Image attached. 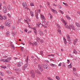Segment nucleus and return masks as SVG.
<instances>
[{
    "label": "nucleus",
    "instance_id": "nucleus-1",
    "mask_svg": "<svg viewBox=\"0 0 80 80\" xmlns=\"http://www.w3.org/2000/svg\"><path fill=\"white\" fill-rule=\"evenodd\" d=\"M30 74H31V76L32 78H34L35 77V72L33 70H31L30 71Z\"/></svg>",
    "mask_w": 80,
    "mask_h": 80
},
{
    "label": "nucleus",
    "instance_id": "nucleus-2",
    "mask_svg": "<svg viewBox=\"0 0 80 80\" xmlns=\"http://www.w3.org/2000/svg\"><path fill=\"white\" fill-rule=\"evenodd\" d=\"M47 23H48V22H46L44 21L43 22H42V25L43 26L44 28H47Z\"/></svg>",
    "mask_w": 80,
    "mask_h": 80
},
{
    "label": "nucleus",
    "instance_id": "nucleus-3",
    "mask_svg": "<svg viewBox=\"0 0 80 80\" xmlns=\"http://www.w3.org/2000/svg\"><path fill=\"white\" fill-rule=\"evenodd\" d=\"M38 69L41 71V72H43V68H42V65L40 64L38 65Z\"/></svg>",
    "mask_w": 80,
    "mask_h": 80
},
{
    "label": "nucleus",
    "instance_id": "nucleus-4",
    "mask_svg": "<svg viewBox=\"0 0 80 80\" xmlns=\"http://www.w3.org/2000/svg\"><path fill=\"white\" fill-rule=\"evenodd\" d=\"M3 12H4V13H5L7 12V7H6V6H4L3 7Z\"/></svg>",
    "mask_w": 80,
    "mask_h": 80
},
{
    "label": "nucleus",
    "instance_id": "nucleus-5",
    "mask_svg": "<svg viewBox=\"0 0 80 80\" xmlns=\"http://www.w3.org/2000/svg\"><path fill=\"white\" fill-rule=\"evenodd\" d=\"M23 65V62H18L17 64V67H20L21 66H22Z\"/></svg>",
    "mask_w": 80,
    "mask_h": 80
},
{
    "label": "nucleus",
    "instance_id": "nucleus-6",
    "mask_svg": "<svg viewBox=\"0 0 80 80\" xmlns=\"http://www.w3.org/2000/svg\"><path fill=\"white\" fill-rule=\"evenodd\" d=\"M38 33L41 36H43V32H42L41 31L39 30L38 31Z\"/></svg>",
    "mask_w": 80,
    "mask_h": 80
},
{
    "label": "nucleus",
    "instance_id": "nucleus-7",
    "mask_svg": "<svg viewBox=\"0 0 80 80\" xmlns=\"http://www.w3.org/2000/svg\"><path fill=\"white\" fill-rule=\"evenodd\" d=\"M22 5L23 7L25 8H26L27 5L25 2H24L22 3Z\"/></svg>",
    "mask_w": 80,
    "mask_h": 80
},
{
    "label": "nucleus",
    "instance_id": "nucleus-8",
    "mask_svg": "<svg viewBox=\"0 0 80 80\" xmlns=\"http://www.w3.org/2000/svg\"><path fill=\"white\" fill-rule=\"evenodd\" d=\"M7 8L8 10H12V8L11 7V6L10 5H8L7 6Z\"/></svg>",
    "mask_w": 80,
    "mask_h": 80
},
{
    "label": "nucleus",
    "instance_id": "nucleus-9",
    "mask_svg": "<svg viewBox=\"0 0 80 80\" xmlns=\"http://www.w3.org/2000/svg\"><path fill=\"white\" fill-rule=\"evenodd\" d=\"M13 42H11L10 43V45L11 46V48H12V49H15V47H14V45H13Z\"/></svg>",
    "mask_w": 80,
    "mask_h": 80
},
{
    "label": "nucleus",
    "instance_id": "nucleus-10",
    "mask_svg": "<svg viewBox=\"0 0 80 80\" xmlns=\"http://www.w3.org/2000/svg\"><path fill=\"white\" fill-rule=\"evenodd\" d=\"M11 58H8L5 59V62H8L10 61V59Z\"/></svg>",
    "mask_w": 80,
    "mask_h": 80
},
{
    "label": "nucleus",
    "instance_id": "nucleus-11",
    "mask_svg": "<svg viewBox=\"0 0 80 80\" xmlns=\"http://www.w3.org/2000/svg\"><path fill=\"white\" fill-rule=\"evenodd\" d=\"M41 17L42 19V20H43V21H45V17H44V16L42 15H41Z\"/></svg>",
    "mask_w": 80,
    "mask_h": 80
},
{
    "label": "nucleus",
    "instance_id": "nucleus-12",
    "mask_svg": "<svg viewBox=\"0 0 80 80\" xmlns=\"http://www.w3.org/2000/svg\"><path fill=\"white\" fill-rule=\"evenodd\" d=\"M43 67V68L45 69H47V68H48V66L46 64H44Z\"/></svg>",
    "mask_w": 80,
    "mask_h": 80
},
{
    "label": "nucleus",
    "instance_id": "nucleus-13",
    "mask_svg": "<svg viewBox=\"0 0 80 80\" xmlns=\"http://www.w3.org/2000/svg\"><path fill=\"white\" fill-rule=\"evenodd\" d=\"M69 27H71L72 30H75V27H73V26L70 25H69Z\"/></svg>",
    "mask_w": 80,
    "mask_h": 80
},
{
    "label": "nucleus",
    "instance_id": "nucleus-14",
    "mask_svg": "<svg viewBox=\"0 0 80 80\" xmlns=\"http://www.w3.org/2000/svg\"><path fill=\"white\" fill-rule=\"evenodd\" d=\"M61 20L62 22H63V23L65 24V25H67V22H66V21L64 20L62 18L61 19Z\"/></svg>",
    "mask_w": 80,
    "mask_h": 80
},
{
    "label": "nucleus",
    "instance_id": "nucleus-15",
    "mask_svg": "<svg viewBox=\"0 0 80 80\" xmlns=\"http://www.w3.org/2000/svg\"><path fill=\"white\" fill-rule=\"evenodd\" d=\"M10 25V23H9V22L8 21H6L5 23V25L7 26V25Z\"/></svg>",
    "mask_w": 80,
    "mask_h": 80
},
{
    "label": "nucleus",
    "instance_id": "nucleus-16",
    "mask_svg": "<svg viewBox=\"0 0 80 80\" xmlns=\"http://www.w3.org/2000/svg\"><path fill=\"white\" fill-rule=\"evenodd\" d=\"M68 68H72V62L70 63V65H68Z\"/></svg>",
    "mask_w": 80,
    "mask_h": 80
},
{
    "label": "nucleus",
    "instance_id": "nucleus-17",
    "mask_svg": "<svg viewBox=\"0 0 80 80\" xmlns=\"http://www.w3.org/2000/svg\"><path fill=\"white\" fill-rule=\"evenodd\" d=\"M51 11H52V12H53V13H57V11H56V10L53 9H52Z\"/></svg>",
    "mask_w": 80,
    "mask_h": 80
},
{
    "label": "nucleus",
    "instance_id": "nucleus-18",
    "mask_svg": "<svg viewBox=\"0 0 80 80\" xmlns=\"http://www.w3.org/2000/svg\"><path fill=\"white\" fill-rule=\"evenodd\" d=\"M77 41H78V40L77 39H75L74 40V42H73L74 45L77 43Z\"/></svg>",
    "mask_w": 80,
    "mask_h": 80
},
{
    "label": "nucleus",
    "instance_id": "nucleus-19",
    "mask_svg": "<svg viewBox=\"0 0 80 80\" xmlns=\"http://www.w3.org/2000/svg\"><path fill=\"white\" fill-rule=\"evenodd\" d=\"M30 13L32 17H33V11H31L30 12Z\"/></svg>",
    "mask_w": 80,
    "mask_h": 80
},
{
    "label": "nucleus",
    "instance_id": "nucleus-20",
    "mask_svg": "<svg viewBox=\"0 0 80 80\" xmlns=\"http://www.w3.org/2000/svg\"><path fill=\"white\" fill-rule=\"evenodd\" d=\"M76 25L78 27H80V25H79V23H78V22H76Z\"/></svg>",
    "mask_w": 80,
    "mask_h": 80
},
{
    "label": "nucleus",
    "instance_id": "nucleus-21",
    "mask_svg": "<svg viewBox=\"0 0 80 80\" xmlns=\"http://www.w3.org/2000/svg\"><path fill=\"white\" fill-rule=\"evenodd\" d=\"M14 70H15V71H18V70H19V69L18 68H14Z\"/></svg>",
    "mask_w": 80,
    "mask_h": 80
},
{
    "label": "nucleus",
    "instance_id": "nucleus-22",
    "mask_svg": "<svg viewBox=\"0 0 80 80\" xmlns=\"http://www.w3.org/2000/svg\"><path fill=\"white\" fill-rule=\"evenodd\" d=\"M50 65H51V66H52V67H56V65L55 64H53L52 63H50Z\"/></svg>",
    "mask_w": 80,
    "mask_h": 80
},
{
    "label": "nucleus",
    "instance_id": "nucleus-23",
    "mask_svg": "<svg viewBox=\"0 0 80 80\" xmlns=\"http://www.w3.org/2000/svg\"><path fill=\"white\" fill-rule=\"evenodd\" d=\"M67 40H68V42H71L72 41V39H70V37L69 38H68L67 39Z\"/></svg>",
    "mask_w": 80,
    "mask_h": 80
},
{
    "label": "nucleus",
    "instance_id": "nucleus-24",
    "mask_svg": "<svg viewBox=\"0 0 80 80\" xmlns=\"http://www.w3.org/2000/svg\"><path fill=\"white\" fill-rule=\"evenodd\" d=\"M58 32H59V34H60V35H62V33H61V30H60V29H58Z\"/></svg>",
    "mask_w": 80,
    "mask_h": 80
},
{
    "label": "nucleus",
    "instance_id": "nucleus-25",
    "mask_svg": "<svg viewBox=\"0 0 80 80\" xmlns=\"http://www.w3.org/2000/svg\"><path fill=\"white\" fill-rule=\"evenodd\" d=\"M12 30H15V27L14 26H12L11 28Z\"/></svg>",
    "mask_w": 80,
    "mask_h": 80
},
{
    "label": "nucleus",
    "instance_id": "nucleus-26",
    "mask_svg": "<svg viewBox=\"0 0 80 80\" xmlns=\"http://www.w3.org/2000/svg\"><path fill=\"white\" fill-rule=\"evenodd\" d=\"M7 73L8 74H11V72L10 71H7Z\"/></svg>",
    "mask_w": 80,
    "mask_h": 80
},
{
    "label": "nucleus",
    "instance_id": "nucleus-27",
    "mask_svg": "<svg viewBox=\"0 0 80 80\" xmlns=\"http://www.w3.org/2000/svg\"><path fill=\"white\" fill-rule=\"evenodd\" d=\"M66 28H68L69 29H70H70H71V28H70V27H69V26H68L67 25L66 26Z\"/></svg>",
    "mask_w": 80,
    "mask_h": 80
},
{
    "label": "nucleus",
    "instance_id": "nucleus-28",
    "mask_svg": "<svg viewBox=\"0 0 80 80\" xmlns=\"http://www.w3.org/2000/svg\"><path fill=\"white\" fill-rule=\"evenodd\" d=\"M26 62H27V63H28V56H27Z\"/></svg>",
    "mask_w": 80,
    "mask_h": 80
},
{
    "label": "nucleus",
    "instance_id": "nucleus-29",
    "mask_svg": "<svg viewBox=\"0 0 80 80\" xmlns=\"http://www.w3.org/2000/svg\"><path fill=\"white\" fill-rule=\"evenodd\" d=\"M66 18H67V19H68V20H70V17H68V15L66 16Z\"/></svg>",
    "mask_w": 80,
    "mask_h": 80
},
{
    "label": "nucleus",
    "instance_id": "nucleus-30",
    "mask_svg": "<svg viewBox=\"0 0 80 80\" xmlns=\"http://www.w3.org/2000/svg\"><path fill=\"white\" fill-rule=\"evenodd\" d=\"M1 68H4V69H5V68H6V66H1Z\"/></svg>",
    "mask_w": 80,
    "mask_h": 80
},
{
    "label": "nucleus",
    "instance_id": "nucleus-31",
    "mask_svg": "<svg viewBox=\"0 0 80 80\" xmlns=\"http://www.w3.org/2000/svg\"><path fill=\"white\" fill-rule=\"evenodd\" d=\"M27 67H28V65H27V64H26L25 65H24V67L27 68Z\"/></svg>",
    "mask_w": 80,
    "mask_h": 80
},
{
    "label": "nucleus",
    "instance_id": "nucleus-32",
    "mask_svg": "<svg viewBox=\"0 0 80 80\" xmlns=\"http://www.w3.org/2000/svg\"><path fill=\"white\" fill-rule=\"evenodd\" d=\"M56 79H57V80H60V78H59V77L58 76H57L56 77Z\"/></svg>",
    "mask_w": 80,
    "mask_h": 80
},
{
    "label": "nucleus",
    "instance_id": "nucleus-33",
    "mask_svg": "<svg viewBox=\"0 0 80 80\" xmlns=\"http://www.w3.org/2000/svg\"><path fill=\"white\" fill-rule=\"evenodd\" d=\"M3 19L4 20H5V19H6V17H5V16H2V20H3Z\"/></svg>",
    "mask_w": 80,
    "mask_h": 80
},
{
    "label": "nucleus",
    "instance_id": "nucleus-34",
    "mask_svg": "<svg viewBox=\"0 0 80 80\" xmlns=\"http://www.w3.org/2000/svg\"><path fill=\"white\" fill-rule=\"evenodd\" d=\"M51 56L53 57H54V55L51 54L48 55V57H51Z\"/></svg>",
    "mask_w": 80,
    "mask_h": 80
},
{
    "label": "nucleus",
    "instance_id": "nucleus-35",
    "mask_svg": "<svg viewBox=\"0 0 80 80\" xmlns=\"http://www.w3.org/2000/svg\"><path fill=\"white\" fill-rule=\"evenodd\" d=\"M73 51V52L74 53H76V54L77 53V51H76V50H75V49H74Z\"/></svg>",
    "mask_w": 80,
    "mask_h": 80
},
{
    "label": "nucleus",
    "instance_id": "nucleus-36",
    "mask_svg": "<svg viewBox=\"0 0 80 80\" xmlns=\"http://www.w3.org/2000/svg\"><path fill=\"white\" fill-rule=\"evenodd\" d=\"M36 17L38 19V13H37V12H36Z\"/></svg>",
    "mask_w": 80,
    "mask_h": 80
},
{
    "label": "nucleus",
    "instance_id": "nucleus-37",
    "mask_svg": "<svg viewBox=\"0 0 80 80\" xmlns=\"http://www.w3.org/2000/svg\"><path fill=\"white\" fill-rule=\"evenodd\" d=\"M9 31H8L7 32H6V35H9Z\"/></svg>",
    "mask_w": 80,
    "mask_h": 80
},
{
    "label": "nucleus",
    "instance_id": "nucleus-38",
    "mask_svg": "<svg viewBox=\"0 0 80 80\" xmlns=\"http://www.w3.org/2000/svg\"><path fill=\"white\" fill-rule=\"evenodd\" d=\"M30 6H31V7H32V6H34V4H33V3H30Z\"/></svg>",
    "mask_w": 80,
    "mask_h": 80
},
{
    "label": "nucleus",
    "instance_id": "nucleus-39",
    "mask_svg": "<svg viewBox=\"0 0 80 80\" xmlns=\"http://www.w3.org/2000/svg\"><path fill=\"white\" fill-rule=\"evenodd\" d=\"M66 37H67V39L70 38V36L68 35H67Z\"/></svg>",
    "mask_w": 80,
    "mask_h": 80
},
{
    "label": "nucleus",
    "instance_id": "nucleus-40",
    "mask_svg": "<svg viewBox=\"0 0 80 80\" xmlns=\"http://www.w3.org/2000/svg\"><path fill=\"white\" fill-rule=\"evenodd\" d=\"M59 12L60 13H61L62 14H63V13H64V12L63 11H61V10H59Z\"/></svg>",
    "mask_w": 80,
    "mask_h": 80
},
{
    "label": "nucleus",
    "instance_id": "nucleus-41",
    "mask_svg": "<svg viewBox=\"0 0 80 80\" xmlns=\"http://www.w3.org/2000/svg\"><path fill=\"white\" fill-rule=\"evenodd\" d=\"M33 43L34 44V45H37V43L36 42H34Z\"/></svg>",
    "mask_w": 80,
    "mask_h": 80
},
{
    "label": "nucleus",
    "instance_id": "nucleus-42",
    "mask_svg": "<svg viewBox=\"0 0 80 80\" xmlns=\"http://www.w3.org/2000/svg\"><path fill=\"white\" fill-rule=\"evenodd\" d=\"M40 42L41 43H43V40H40Z\"/></svg>",
    "mask_w": 80,
    "mask_h": 80
},
{
    "label": "nucleus",
    "instance_id": "nucleus-43",
    "mask_svg": "<svg viewBox=\"0 0 80 80\" xmlns=\"http://www.w3.org/2000/svg\"><path fill=\"white\" fill-rule=\"evenodd\" d=\"M40 53L41 55H43V51H41L40 52Z\"/></svg>",
    "mask_w": 80,
    "mask_h": 80
},
{
    "label": "nucleus",
    "instance_id": "nucleus-44",
    "mask_svg": "<svg viewBox=\"0 0 80 80\" xmlns=\"http://www.w3.org/2000/svg\"><path fill=\"white\" fill-rule=\"evenodd\" d=\"M21 50L22 52H23V47H22L21 48Z\"/></svg>",
    "mask_w": 80,
    "mask_h": 80
},
{
    "label": "nucleus",
    "instance_id": "nucleus-45",
    "mask_svg": "<svg viewBox=\"0 0 80 80\" xmlns=\"http://www.w3.org/2000/svg\"><path fill=\"white\" fill-rule=\"evenodd\" d=\"M57 25L59 28H61L60 26L58 24H57Z\"/></svg>",
    "mask_w": 80,
    "mask_h": 80
},
{
    "label": "nucleus",
    "instance_id": "nucleus-46",
    "mask_svg": "<svg viewBox=\"0 0 80 80\" xmlns=\"http://www.w3.org/2000/svg\"><path fill=\"white\" fill-rule=\"evenodd\" d=\"M15 34H16V33H12V36L13 37V36H14V35H15Z\"/></svg>",
    "mask_w": 80,
    "mask_h": 80
},
{
    "label": "nucleus",
    "instance_id": "nucleus-47",
    "mask_svg": "<svg viewBox=\"0 0 80 80\" xmlns=\"http://www.w3.org/2000/svg\"><path fill=\"white\" fill-rule=\"evenodd\" d=\"M53 6H54V7H57V5L55 4L54 3H53Z\"/></svg>",
    "mask_w": 80,
    "mask_h": 80
},
{
    "label": "nucleus",
    "instance_id": "nucleus-48",
    "mask_svg": "<svg viewBox=\"0 0 80 80\" xmlns=\"http://www.w3.org/2000/svg\"><path fill=\"white\" fill-rule=\"evenodd\" d=\"M2 6V3H0V10H1L2 8L1 7Z\"/></svg>",
    "mask_w": 80,
    "mask_h": 80
},
{
    "label": "nucleus",
    "instance_id": "nucleus-49",
    "mask_svg": "<svg viewBox=\"0 0 80 80\" xmlns=\"http://www.w3.org/2000/svg\"><path fill=\"white\" fill-rule=\"evenodd\" d=\"M4 27L3 26H0V28L1 29V28H3Z\"/></svg>",
    "mask_w": 80,
    "mask_h": 80
},
{
    "label": "nucleus",
    "instance_id": "nucleus-50",
    "mask_svg": "<svg viewBox=\"0 0 80 80\" xmlns=\"http://www.w3.org/2000/svg\"><path fill=\"white\" fill-rule=\"evenodd\" d=\"M58 8H62V6H61L59 5L58 6Z\"/></svg>",
    "mask_w": 80,
    "mask_h": 80
},
{
    "label": "nucleus",
    "instance_id": "nucleus-51",
    "mask_svg": "<svg viewBox=\"0 0 80 80\" xmlns=\"http://www.w3.org/2000/svg\"><path fill=\"white\" fill-rule=\"evenodd\" d=\"M50 60H51V61L53 62V63H54L55 61H54V60H53V59H51Z\"/></svg>",
    "mask_w": 80,
    "mask_h": 80
},
{
    "label": "nucleus",
    "instance_id": "nucleus-52",
    "mask_svg": "<svg viewBox=\"0 0 80 80\" xmlns=\"http://www.w3.org/2000/svg\"><path fill=\"white\" fill-rule=\"evenodd\" d=\"M73 71H76V69L75 68H73Z\"/></svg>",
    "mask_w": 80,
    "mask_h": 80
},
{
    "label": "nucleus",
    "instance_id": "nucleus-53",
    "mask_svg": "<svg viewBox=\"0 0 80 80\" xmlns=\"http://www.w3.org/2000/svg\"><path fill=\"white\" fill-rule=\"evenodd\" d=\"M2 62H6L5 59H2L1 60Z\"/></svg>",
    "mask_w": 80,
    "mask_h": 80
},
{
    "label": "nucleus",
    "instance_id": "nucleus-54",
    "mask_svg": "<svg viewBox=\"0 0 80 80\" xmlns=\"http://www.w3.org/2000/svg\"><path fill=\"white\" fill-rule=\"evenodd\" d=\"M62 65V62H60L58 65V67H60L61 66V65Z\"/></svg>",
    "mask_w": 80,
    "mask_h": 80
},
{
    "label": "nucleus",
    "instance_id": "nucleus-55",
    "mask_svg": "<svg viewBox=\"0 0 80 80\" xmlns=\"http://www.w3.org/2000/svg\"><path fill=\"white\" fill-rule=\"evenodd\" d=\"M63 41H66V39H65V37H63Z\"/></svg>",
    "mask_w": 80,
    "mask_h": 80
},
{
    "label": "nucleus",
    "instance_id": "nucleus-56",
    "mask_svg": "<svg viewBox=\"0 0 80 80\" xmlns=\"http://www.w3.org/2000/svg\"><path fill=\"white\" fill-rule=\"evenodd\" d=\"M41 10L40 9H39L38 10V13H40V12Z\"/></svg>",
    "mask_w": 80,
    "mask_h": 80
},
{
    "label": "nucleus",
    "instance_id": "nucleus-57",
    "mask_svg": "<svg viewBox=\"0 0 80 80\" xmlns=\"http://www.w3.org/2000/svg\"><path fill=\"white\" fill-rule=\"evenodd\" d=\"M25 68H26L24 67L22 68V70H25Z\"/></svg>",
    "mask_w": 80,
    "mask_h": 80
},
{
    "label": "nucleus",
    "instance_id": "nucleus-58",
    "mask_svg": "<svg viewBox=\"0 0 80 80\" xmlns=\"http://www.w3.org/2000/svg\"><path fill=\"white\" fill-rule=\"evenodd\" d=\"M0 19L1 20H2V16L0 17Z\"/></svg>",
    "mask_w": 80,
    "mask_h": 80
},
{
    "label": "nucleus",
    "instance_id": "nucleus-59",
    "mask_svg": "<svg viewBox=\"0 0 80 80\" xmlns=\"http://www.w3.org/2000/svg\"><path fill=\"white\" fill-rule=\"evenodd\" d=\"M0 75H1V76H2V75H3V74H2V73L1 72H0Z\"/></svg>",
    "mask_w": 80,
    "mask_h": 80
},
{
    "label": "nucleus",
    "instance_id": "nucleus-60",
    "mask_svg": "<svg viewBox=\"0 0 80 80\" xmlns=\"http://www.w3.org/2000/svg\"><path fill=\"white\" fill-rule=\"evenodd\" d=\"M12 2L13 4H15V1H12Z\"/></svg>",
    "mask_w": 80,
    "mask_h": 80
},
{
    "label": "nucleus",
    "instance_id": "nucleus-61",
    "mask_svg": "<svg viewBox=\"0 0 80 80\" xmlns=\"http://www.w3.org/2000/svg\"><path fill=\"white\" fill-rule=\"evenodd\" d=\"M34 30H35V31H34V33H37V31L35 30V29H34Z\"/></svg>",
    "mask_w": 80,
    "mask_h": 80
},
{
    "label": "nucleus",
    "instance_id": "nucleus-62",
    "mask_svg": "<svg viewBox=\"0 0 80 80\" xmlns=\"http://www.w3.org/2000/svg\"><path fill=\"white\" fill-rule=\"evenodd\" d=\"M24 31L25 32H27V28L24 30Z\"/></svg>",
    "mask_w": 80,
    "mask_h": 80
},
{
    "label": "nucleus",
    "instance_id": "nucleus-63",
    "mask_svg": "<svg viewBox=\"0 0 80 80\" xmlns=\"http://www.w3.org/2000/svg\"><path fill=\"white\" fill-rule=\"evenodd\" d=\"M64 43L65 44H67V41H64Z\"/></svg>",
    "mask_w": 80,
    "mask_h": 80
},
{
    "label": "nucleus",
    "instance_id": "nucleus-64",
    "mask_svg": "<svg viewBox=\"0 0 80 80\" xmlns=\"http://www.w3.org/2000/svg\"><path fill=\"white\" fill-rule=\"evenodd\" d=\"M47 3L48 4V5H50V3H49V2H47Z\"/></svg>",
    "mask_w": 80,
    "mask_h": 80
}]
</instances>
